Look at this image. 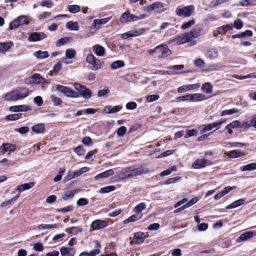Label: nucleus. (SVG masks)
<instances>
[{
	"instance_id": "nucleus-1",
	"label": "nucleus",
	"mask_w": 256,
	"mask_h": 256,
	"mask_svg": "<svg viewBox=\"0 0 256 256\" xmlns=\"http://www.w3.org/2000/svg\"><path fill=\"white\" fill-rule=\"evenodd\" d=\"M30 95V91L26 88L20 87L8 92L4 98L8 102L24 100Z\"/></svg>"
},
{
	"instance_id": "nucleus-2",
	"label": "nucleus",
	"mask_w": 256,
	"mask_h": 256,
	"mask_svg": "<svg viewBox=\"0 0 256 256\" xmlns=\"http://www.w3.org/2000/svg\"><path fill=\"white\" fill-rule=\"evenodd\" d=\"M195 10V7L193 5L186 6H180L176 10V14L178 16L188 18L192 16Z\"/></svg>"
},
{
	"instance_id": "nucleus-3",
	"label": "nucleus",
	"mask_w": 256,
	"mask_h": 256,
	"mask_svg": "<svg viewBox=\"0 0 256 256\" xmlns=\"http://www.w3.org/2000/svg\"><path fill=\"white\" fill-rule=\"evenodd\" d=\"M147 16L146 14H141L140 16H136L131 14L130 12L127 11L120 16V21L122 23L125 24L144 20L146 18Z\"/></svg>"
},
{
	"instance_id": "nucleus-4",
	"label": "nucleus",
	"mask_w": 256,
	"mask_h": 256,
	"mask_svg": "<svg viewBox=\"0 0 256 256\" xmlns=\"http://www.w3.org/2000/svg\"><path fill=\"white\" fill-rule=\"evenodd\" d=\"M202 30L196 28L193 29L190 32L186 33L188 44L190 46H194L196 44V39L198 38L202 34Z\"/></svg>"
},
{
	"instance_id": "nucleus-5",
	"label": "nucleus",
	"mask_w": 256,
	"mask_h": 256,
	"mask_svg": "<svg viewBox=\"0 0 256 256\" xmlns=\"http://www.w3.org/2000/svg\"><path fill=\"white\" fill-rule=\"evenodd\" d=\"M74 86L76 90L80 93L81 96L84 99L88 100L91 98L92 92L90 90L78 83L74 84Z\"/></svg>"
},
{
	"instance_id": "nucleus-6",
	"label": "nucleus",
	"mask_w": 256,
	"mask_h": 256,
	"mask_svg": "<svg viewBox=\"0 0 256 256\" xmlns=\"http://www.w3.org/2000/svg\"><path fill=\"white\" fill-rule=\"evenodd\" d=\"M56 90L63 94L66 96L76 98L79 97L78 94L70 88L62 85H57Z\"/></svg>"
},
{
	"instance_id": "nucleus-7",
	"label": "nucleus",
	"mask_w": 256,
	"mask_h": 256,
	"mask_svg": "<svg viewBox=\"0 0 256 256\" xmlns=\"http://www.w3.org/2000/svg\"><path fill=\"white\" fill-rule=\"evenodd\" d=\"M28 17L26 16H21L18 17L16 19L12 21L10 24V29L15 30L18 28L20 26L24 24L28 25L29 22L28 20Z\"/></svg>"
},
{
	"instance_id": "nucleus-8",
	"label": "nucleus",
	"mask_w": 256,
	"mask_h": 256,
	"mask_svg": "<svg viewBox=\"0 0 256 256\" xmlns=\"http://www.w3.org/2000/svg\"><path fill=\"white\" fill-rule=\"evenodd\" d=\"M86 61L93 66L92 70H98L102 68V63L100 60L96 58L92 54H90L87 56Z\"/></svg>"
},
{
	"instance_id": "nucleus-9",
	"label": "nucleus",
	"mask_w": 256,
	"mask_h": 256,
	"mask_svg": "<svg viewBox=\"0 0 256 256\" xmlns=\"http://www.w3.org/2000/svg\"><path fill=\"white\" fill-rule=\"evenodd\" d=\"M130 175L129 177L132 178L142 174H144L148 173L149 170L144 168L142 167L139 168H135L134 167L128 168Z\"/></svg>"
},
{
	"instance_id": "nucleus-10",
	"label": "nucleus",
	"mask_w": 256,
	"mask_h": 256,
	"mask_svg": "<svg viewBox=\"0 0 256 256\" xmlns=\"http://www.w3.org/2000/svg\"><path fill=\"white\" fill-rule=\"evenodd\" d=\"M164 4L160 2H156L144 8V10L152 13V12H158L164 8Z\"/></svg>"
},
{
	"instance_id": "nucleus-11",
	"label": "nucleus",
	"mask_w": 256,
	"mask_h": 256,
	"mask_svg": "<svg viewBox=\"0 0 256 256\" xmlns=\"http://www.w3.org/2000/svg\"><path fill=\"white\" fill-rule=\"evenodd\" d=\"M200 87V84H193L184 85L180 87L178 89V92L180 94L186 92L190 91H194L199 89Z\"/></svg>"
},
{
	"instance_id": "nucleus-12",
	"label": "nucleus",
	"mask_w": 256,
	"mask_h": 256,
	"mask_svg": "<svg viewBox=\"0 0 256 256\" xmlns=\"http://www.w3.org/2000/svg\"><path fill=\"white\" fill-rule=\"evenodd\" d=\"M212 162L210 160L206 159H198L192 164V167L196 170L206 168L210 166Z\"/></svg>"
},
{
	"instance_id": "nucleus-13",
	"label": "nucleus",
	"mask_w": 256,
	"mask_h": 256,
	"mask_svg": "<svg viewBox=\"0 0 256 256\" xmlns=\"http://www.w3.org/2000/svg\"><path fill=\"white\" fill-rule=\"evenodd\" d=\"M130 170L128 168H124L116 173V176L114 178H116V181H120L130 178Z\"/></svg>"
},
{
	"instance_id": "nucleus-14",
	"label": "nucleus",
	"mask_w": 256,
	"mask_h": 256,
	"mask_svg": "<svg viewBox=\"0 0 256 256\" xmlns=\"http://www.w3.org/2000/svg\"><path fill=\"white\" fill-rule=\"evenodd\" d=\"M47 38L46 34L43 32H34L28 38V40L30 42H36L43 40Z\"/></svg>"
},
{
	"instance_id": "nucleus-15",
	"label": "nucleus",
	"mask_w": 256,
	"mask_h": 256,
	"mask_svg": "<svg viewBox=\"0 0 256 256\" xmlns=\"http://www.w3.org/2000/svg\"><path fill=\"white\" fill-rule=\"evenodd\" d=\"M108 226V223L105 220H97L93 222L91 226L93 230H99L104 228Z\"/></svg>"
},
{
	"instance_id": "nucleus-16",
	"label": "nucleus",
	"mask_w": 256,
	"mask_h": 256,
	"mask_svg": "<svg viewBox=\"0 0 256 256\" xmlns=\"http://www.w3.org/2000/svg\"><path fill=\"white\" fill-rule=\"evenodd\" d=\"M159 46H160V48L158 50L162 52V54L158 56L159 58H166L172 54V51L166 45L161 44Z\"/></svg>"
},
{
	"instance_id": "nucleus-17",
	"label": "nucleus",
	"mask_w": 256,
	"mask_h": 256,
	"mask_svg": "<svg viewBox=\"0 0 256 256\" xmlns=\"http://www.w3.org/2000/svg\"><path fill=\"white\" fill-rule=\"evenodd\" d=\"M206 56L210 60H216L218 58L219 52L216 48H210L207 50Z\"/></svg>"
},
{
	"instance_id": "nucleus-18",
	"label": "nucleus",
	"mask_w": 256,
	"mask_h": 256,
	"mask_svg": "<svg viewBox=\"0 0 256 256\" xmlns=\"http://www.w3.org/2000/svg\"><path fill=\"white\" fill-rule=\"evenodd\" d=\"M255 236H256V232H247L242 234L238 239L237 242H241L247 241L252 238Z\"/></svg>"
},
{
	"instance_id": "nucleus-19",
	"label": "nucleus",
	"mask_w": 256,
	"mask_h": 256,
	"mask_svg": "<svg viewBox=\"0 0 256 256\" xmlns=\"http://www.w3.org/2000/svg\"><path fill=\"white\" fill-rule=\"evenodd\" d=\"M110 20L111 18H108L100 20H94L92 26L96 30H98L100 29L101 26L106 24Z\"/></svg>"
},
{
	"instance_id": "nucleus-20",
	"label": "nucleus",
	"mask_w": 256,
	"mask_h": 256,
	"mask_svg": "<svg viewBox=\"0 0 256 256\" xmlns=\"http://www.w3.org/2000/svg\"><path fill=\"white\" fill-rule=\"evenodd\" d=\"M174 42H176L178 45H182L186 43L188 44L186 34L176 36L174 38L168 42V44H170Z\"/></svg>"
},
{
	"instance_id": "nucleus-21",
	"label": "nucleus",
	"mask_w": 256,
	"mask_h": 256,
	"mask_svg": "<svg viewBox=\"0 0 256 256\" xmlns=\"http://www.w3.org/2000/svg\"><path fill=\"white\" fill-rule=\"evenodd\" d=\"M62 256H74L76 252L74 248L62 247L60 249Z\"/></svg>"
},
{
	"instance_id": "nucleus-22",
	"label": "nucleus",
	"mask_w": 256,
	"mask_h": 256,
	"mask_svg": "<svg viewBox=\"0 0 256 256\" xmlns=\"http://www.w3.org/2000/svg\"><path fill=\"white\" fill-rule=\"evenodd\" d=\"M143 33V30H133L122 34V37L124 39H128L132 37L138 36Z\"/></svg>"
},
{
	"instance_id": "nucleus-23",
	"label": "nucleus",
	"mask_w": 256,
	"mask_h": 256,
	"mask_svg": "<svg viewBox=\"0 0 256 256\" xmlns=\"http://www.w3.org/2000/svg\"><path fill=\"white\" fill-rule=\"evenodd\" d=\"M147 236L143 232H139L134 234V240L136 244H142Z\"/></svg>"
},
{
	"instance_id": "nucleus-24",
	"label": "nucleus",
	"mask_w": 256,
	"mask_h": 256,
	"mask_svg": "<svg viewBox=\"0 0 256 256\" xmlns=\"http://www.w3.org/2000/svg\"><path fill=\"white\" fill-rule=\"evenodd\" d=\"M226 154L230 158H236L246 156V154L244 152L237 150H231L227 152Z\"/></svg>"
},
{
	"instance_id": "nucleus-25",
	"label": "nucleus",
	"mask_w": 256,
	"mask_h": 256,
	"mask_svg": "<svg viewBox=\"0 0 256 256\" xmlns=\"http://www.w3.org/2000/svg\"><path fill=\"white\" fill-rule=\"evenodd\" d=\"M92 50H93L94 52V54L97 56H100V57H102V56H104L105 54V53H106L105 48L103 46H102L99 44H96V45L92 47Z\"/></svg>"
},
{
	"instance_id": "nucleus-26",
	"label": "nucleus",
	"mask_w": 256,
	"mask_h": 256,
	"mask_svg": "<svg viewBox=\"0 0 256 256\" xmlns=\"http://www.w3.org/2000/svg\"><path fill=\"white\" fill-rule=\"evenodd\" d=\"M14 44L12 42H0V53L5 54L10 49Z\"/></svg>"
},
{
	"instance_id": "nucleus-27",
	"label": "nucleus",
	"mask_w": 256,
	"mask_h": 256,
	"mask_svg": "<svg viewBox=\"0 0 256 256\" xmlns=\"http://www.w3.org/2000/svg\"><path fill=\"white\" fill-rule=\"evenodd\" d=\"M29 108L26 105L16 106L10 107V110L12 112H25L28 111Z\"/></svg>"
},
{
	"instance_id": "nucleus-28",
	"label": "nucleus",
	"mask_w": 256,
	"mask_h": 256,
	"mask_svg": "<svg viewBox=\"0 0 256 256\" xmlns=\"http://www.w3.org/2000/svg\"><path fill=\"white\" fill-rule=\"evenodd\" d=\"M236 188L234 186L226 187L222 191L220 192L218 194L214 196V199L216 200H218L220 199L222 197L228 194V192H230L231 190H235Z\"/></svg>"
},
{
	"instance_id": "nucleus-29",
	"label": "nucleus",
	"mask_w": 256,
	"mask_h": 256,
	"mask_svg": "<svg viewBox=\"0 0 256 256\" xmlns=\"http://www.w3.org/2000/svg\"><path fill=\"white\" fill-rule=\"evenodd\" d=\"M15 150L16 146L10 144H4L0 148V150L3 154H6L8 151L13 152Z\"/></svg>"
},
{
	"instance_id": "nucleus-30",
	"label": "nucleus",
	"mask_w": 256,
	"mask_h": 256,
	"mask_svg": "<svg viewBox=\"0 0 256 256\" xmlns=\"http://www.w3.org/2000/svg\"><path fill=\"white\" fill-rule=\"evenodd\" d=\"M121 108L118 106L112 108L111 106H106L104 108V112L106 114L116 113L120 111Z\"/></svg>"
},
{
	"instance_id": "nucleus-31",
	"label": "nucleus",
	"mask_w": 256,
	"mask_h": 256,
	"mask_svg": "<svg viewBox=\"0 0 256 256\" xmlns=\"http://www.w3.org/2000/svg\"><path fill=\"white\" fill-rule=\"evenodd\" d=\"M114 174V172L112 170H109L102 174H100L94 177L95 180H97L99 178H106Z\"/></svg>"
},
{
	"instance_id": "nucleus-32",
	"label": "nucleus",
	"mask_w": 256,
	"mask_h": 256,
	"mask_svg": "<svg viewBox=\"0 0 256 256\" xmlns=\"http://www.w3.org/2000/svg\"><path fill=\"white\" fill-rule=\"evenodd\" d=\"M34 186V182H30L29 184H24L20 185L17 187V190L20 192H22L26 190H28Z\"/></svg>"
},
{
	"instance_id": "nucleus-33",
	"label": "nucleus",
	"mask_w": 256,
	"mask_h": 256,
	"mask_svg": "<svg viewBox=\"0 0 256 256\" xmlns=\"http://www.w3.org/2000/svg\"><path fill=\"white\" fill-rule=\"evenodd\" d=\"M32 130L38 134H44L45 132L44 125L43 124H36L32 128Z\"/></svg>"
},
{
	"instance_id": "nucleus-34",
	"label": "nucleus",
	"mask_w": 256,
	"mask_h": 256,
	"mask_svg": "<svg viewBox=\"0 0 256 256\" xmlns=\"http://www.w3.org/2000/svg\"><path fill=\"white\" fill-rule=\"evenodd\" d=\"M245 202V200L244 199H240L238 200H236L232 202V204L226 207V210H230L232 208H236L240 206L243 205Z\"/></svg>"
},
{
	"instance_id": "nucleus-35",
	"label": "nucleus",
	"mask_w": 256,
	"mask_h": 256,
	"mask_svg": "<svg viewBox=\"0 0 256 256\" xmlns=\"http://www.w3.org/2000/svg\"><path fill=\"white\" fill-rule=\"evenodd\" d=\"M142 217V214H133L132 216L130 218H129L128 219L126 220L124 222L125 224H129L130 222H135L136 221H138L140 220Z\"/></svg>"
},
{
	"instance_id": "nucleus-36",
	"label": "nucleus",
	"mask_w": 256,
	"mask_h": 256,
	"mask_svg": "<svg viewBox=\"0 0 256 256\" xmlns=\"http://www.w3.org/2000/svg\"><path fill=\"white\" fill-rule=\"evenodd\" d=\"M66 28L70 31H78L80 27L77 22H69L66 24Z\"/></svg>"
},
{
	"instance_id": "nucleus-37",
	"label": "nucleus",
	"mask_w": 256,
	"mask_h": 256,
	"mask_svg": "<svg viewBox=\"0 0 256 256\" xmlns=\"http://www.w3.org/2000/svg\"><path fill=\"white\" fill-rule=\"evenodd\" d=\"M206 98L205 96L202 94H192V102H198L204 100Z\"/></svg>"
},
{
	"instance_id": "nucleus-38",
	"label": "nucleus",
	"mask_w": 256,
	"mask_h": 256,
	"mask_svg": "<svg viewBox=\"0 0 256 256\" xmlns=\"http://www.w3.org/2000/svg\"><path fill=\"white\" fill-rule=\"evenodd\" d=\"M34 82L36 84L44 83L46 80L44 78L42 77L40 75L38 74H34L32 76Z\"/></svg>"
},
{
	"instance_id": "nucleus-39",
	"label": "nucleus",
	"mask_w": 256,
	"mask_h": 256,
	"mask_svg": "<svg viewBox=\"0 0 256 256\" xmlns=\"http://www.w3.org/2000/svg\"><path fill=\"white\" fill-rule=\"evenodd\" d=\"M58 227V224H40L38 226V229L40 230H44L56 229Z\"/></svg>"
},
{
	"instance_id": "nucleus-40",
	"label": "nucleus",
	"mask_w": 256,
	"mask_h": 256,
	"mask_svg": "<svg viewBox=\"0 0 256 256\" xmlns=\"http://www.w3.org/2000/svg\"><path fill=\"white\" fill-rule=\"evenodd\" d=\"M202 90L204 92L210 94L213 92V86L210 82H206L204 84Z\"/></svg>"
},
{
	"instance_id": "nucleus-41",
	"label": "nucleus",
	"mask_w": 256,
	"mask_h": 256,
	"mask_svg": "<svg viewBox=\"0 0 256 256\" xmlns=\"http://www.w3.org/2000/svg\"><path fill=\"white\" fill-rule=\"evenodd\" d=\"M253 35L252 32L251 30H248L244 32H242L241 34H235L232 36V38L234 39L237 38H242L243 37L250 36L251 37Z\"/></svg>"
},
{
	"instance_id": "nucleus-42",
	"label": "nucleus",
	"mask_w": 256,
	"mask_h": 256,
	"mask_svg": "<svg viewBox=\"0 0 256 256\" xmlns=\"http://www.w3.org/2000/svg\"><path fill=\"white\" fill-rule=\"evenodd\" d=\"M125 66V64L124 61L122 60H117L113 63H112L110 65V68L112 70H116L118 68L124 67Z\"/></svg>"
},
{
	"instance_id": "nucleus-43",
	"label": "nucleus",
	"mask_w": 256,
	"mask_h": 256,
	"mask_svg": "<svg viewBox=\"0 0 256 256\" xmlns=\"http://www.w3.org/2000/svg\"><path fill=\"white\" fill-rule=\"evenodd\" d=\"M34 56L37 58H46L49 57L48 52L46 51H38L34 53Z\"/></svg>"
},
{
	"instance_id": "nucleus-44",
	"label": "nucleus",
	"mask_w": 256,
	"mask_h": 256,
	"mask_svg": "<svg viewBox=\"0 0 256 256\" xmlns=\"http://www.w3.org/2000/svg\"><path fill=\"white\" fill-rule=\"evenodd\" d=\"M242 172L252 171L256 170V163H252L240 168Z\"/></svg>"
},
{
	"instance_id": "nucleus-45",
	"label": "nucleus",
	"mask_w": 256,
	"mask_h": 256,
	"mask_svg": "<svg viewBox=\"0 0 256 256\" xmlns=\"http://www.w3.org/2000/svg\"><path fill=\"white\" fill-rule=\"evenodd\" d=\"M18 200V196L14 197L10 200H6L2 203L0 206L3 208H7L10 206L14 202Z\"/></svg>"
},
{
	"instance_id": "nucleus-46",
	"label": "nucleus",
	"mask_w": 256,
	"mask_h": 256,
	"mask_svg": "<svg viewBox=\"0 0 256 256\" xmlns=\"http://www.w3.org/2000/svg\"><path fill=\"white\" fill-rule=\"evenodd\" d=\"M76 194L75 190L68 191L62 195V198L64 200H68L72 198Z\"/></svg>"
},
{
	"instance_id": "nucleus-47",
	"label": "nucleus",
	"mask_w": 256,
	"mask_h": 256,
	"mask_svg": "<svg viewBox=\"0 0 256 256\" xmlns=\"http://www.w3.org/2000/svg\"><path fill=\"white\" fill-rule=\"evenodd\" d=\"M196 24L194 20H192L186 22L184 23L181 27V28L183 30H186L192 28Z\"/></svg>"
},
{
	"instance_id": "nucleus-48",
	"label": "nucleus",
	"mask_w": 256,
	"mask_h": 256,
	"mask_svg": "<svg viewBox=\"0 0 256 256\" xmlns=\"http://www.w3.org/2000/svg\"><path fill=\"white\" fill-rule=\"evenodd\" d=\"M116 188L114 186H108L101 188L100 192L101 194H107L110 192H114Z\"/></svg>"
},
{
	"instance_id": "nucleus-49",
	"label": "nucleus",
	"mask_w": 256,
	"mask_h": 256,
	"mask_svg": "<svg viewBox=\"0 0 256 256\" xmlns=\"http://www.w3.org/2000/svg\"><path fill=\"white\" fill-rule=\"evenodd\" d=\"M239 110L236 108H233L229 110H226L222 112V116H230L234 114L238 113Z\"/></svg>"
},
{
	"instance_id": "nucleus-50",
	"label": "nucleus",
	"mask_w": 256,
	"mask_h": 256,
	"mask_svg": "<svg viewBox=\"0 0 256 256\" xmlns=\"http://www.w3.org/2000/svg\"><path fill=\"white\" fill-rule=\"evenodd\" d=\"M50 100L53 102L54 106H60L62 103V100L54 95L50 96Z\"/></svg>"
},
{
	"instance_id": "nucleus-51",
	"label": "nucleus",
	"mask_w": 256,
	"mask_h": 256,
	"mask_svg": "<svg viewBox=\"0 0 256 256\" xmlns=\"http://www.w3.org/2000/svg\"><path fill=\"white\" fill-rule=\"evenodd\" d=\"M76 54V52L73 49H68L66 51V58L68 59H72L74 58Z\"/></svg>"
},
{
	"instance_id": "nucleus-52",
	"label": "nucleus",
	"mask_w": 256,
	"mask_h": 256,
	"mask_svg": "<svg viewBox=\"0 0 256 256\" xmlns=\"http://www.w3.org/2000/svg\"><path fill=\"white\" fill-rule=\"evenodd\" d=\"M146 208V204L142 202L136 206L134 208V210L136 213L141 214L140 212Z\"/></svg>"
},
{
	"instance_id": "nucleus-53",
	"label": "nucleus",
	"mask_w": 256,
	"mask_h": 256,
	"mask_svg": "<svg viewBox=\"0 0 256 256\" xmlns=\"http://www.w3.org/2000/svg\"><path fill=\"white\" fill-rule=\"evenodd\" d=\"M68 10L72 14H76L80 10V6L77 5L69 6H68Z\"/></svg>"
},
{
	"instance_id": "nucleus-54",
	"label": "nucleus",
	"mask_w": 256,
	"mask_h": 256,
	"mask_svg": "<svg viewBox=\"0 0 256 256\" xmlns=\"http://www.w3.org/2000/svg\"><path fill=\"white\" fill-rule=\"evenodd\" d=\"M74 152L79 156H82L86 153V150L82 146H79L75 148Z\"/></svg>"
},
{
	"instance_id": "nucleus-55",
	"label": "nucleus",
	"mask_w": 256,
	"mask_h": 256,
	"mask_svg": "<svg viewBox=\"0 0 256 256\" xmlns=\"http://www.w3.org/2000/svg\"><path fill=\"white\" fill-rule=\"evenodd\" d=\"M32 246H33L34 249L37 252H42L44 250V246L41 243H32Z\"/></svg>"
},
{
	"instance_id": "nucleus-56",
	"label": "nucleus",
	"mask_w": 256,
	"mask_h": 256,
	"mask_svg": "<svg viewBox=\"0 0 256 256\" xmlns=\"http://www.w3.org/2000/svg\"><path fill=\"white\" fill-rule=\"evenodd\" d=\"M159 98V95H150L147 96L146 101L148 102H152L154 101L158 100Z\"/></svg>"
},
{
	"instance_id": "nucleus-57",
	"label": "nucleus",
	"mask_w": 256,
	"mask_h": 256,
	"mask_svg": "<svg viewBox=\"0 0 256 256\" xmlns=\"http://www.w3.org/2000/svg\"><path fill=\"white\" fill-rule=\"evenodd\" d=\"M244 26V23L240 20H236L234 22V26L237 30H240Z\"/></svg>"
},
{
	"instance_id": "nucleus-58",
	"label": "nucleus",
	"mask_w": 256,
	"mask_h": 256,
	"mask_svg": "<svg viewBox=\"0 0 256 256\" xmlns=\"http://www.w3.org/2000/svg\"><path fill=\"white\" fill-rule=\"evenodd\" d=\"M127 128L125 126H121L120 128L118 131L117 134L120 136H123L126 132Z\"/></svg>"
},
{
	"instance_id": "nucleus-59",
	"label": "nucleus",
	"mask_w": 256,
	"mask_h": 256,
	"mask_svg": "<svg viewBox=\"0 0 256 256\" xmlns=\"http://www.w3.org/2000/svg\"><path fill=\"white\" fill-rule=\"evenodd\" d=\"M15 130L16 132H20L22 134H25L29 132L30 129L28 127L24 126V127L20 128L18 129H16Z\"/></svg>"
},
{
	"instance_id": "nucleus-60",
	"label": "nucleus",
	"mask_w": 256,
	"mask_h": 256,
	"mask_svg": "<svg viewBox=\"0 0 256 256\" xmlns=\"http://www.w3.org/2000/svg\"><path fill=\"white\" fill-rule=\"evenodd\" d=\"M66 231L70 233L74 232L76 234H78L79 232H82V230L79 227H72L70 228H67Z\"/></svg>"
},
{
	"instance_id": "nucleus-61",
	"label": "nucleus",
	"mask_w": 256,
	"mask_h": 256,
	"mask_svg": "<svg viewBox=\"0 0 256 256\" xmlns=\"http://www.w3.org/2000/svg\"><path fill=\"white\" fill-rule=\"evenodd\" d=\"M110 92V90L108 89H104L101 90H100L98 92V98H102L103 96H105L106 95L108 94Z\"/></svg>"
},
{
	"instance_id": "nucleus-62",
	"label": "nucleus",
	"mask_w": 256,
	"mask_h": 256,
	"mask_svg": "<svg viewBox=\"0 0 256 256\" xmlns=\"http://www.w3.org/2000/svg\"><path fill=\"white\" fill-rule=\"evenodd\" d=\"M20 118V116L17 114H11L8 116L6 119L7 120H10V121H14L18 120Z\"/></svg>"
},
{
	"instance_id": "nucleus-63",
	"label": "nucleus",
	"mask_w": 256,
	"mask_h": 256,
	"mask_svg": "<svg viewBox=\"0 0 256 256\" xmlns=\"http://www.w3.org/2000/svg\"><path fill=\"white\" fill-rule=\"evenodd\" d=\"M198 200V199L197 198H193L192 200H191L190 202H187L185 206L186 208H188L194 205L195 204H196Z\"/></svg>"
},
{
	"instance_id": "nucleus-64",
	"label": "nucleus",
	"mask_w": 256,
	"mask_h": 256,
	"mask_svg": "<svg viewBox=\"0 0 256 256\" xmlns=\"http://www.w3.org/2000/svg\"><path fill=\"white\" fill-rule=\"evenodd\" d=\"M34 102L38 106H42L44 104L42 98L40 96H38L34 98Z\"/></svg>"
}]
</instances>
